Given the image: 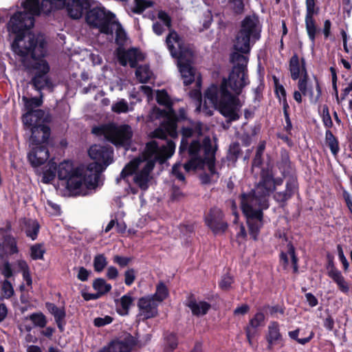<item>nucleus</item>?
<instances>
[{
    "instance_id": "nucleus-1",
    "label": "nucleus",
    "mask_w": 352,
    "mask_h": 352,
    "mask_svg": "<svg viewBox=\"0 0 352 352\" xmlns=\"http://www.w3.org/2000/svg\"><path fill=\"white\" fill-rule=\"evenodd\" d=\"M234 67L228 78H223L221 85H212L205 91V98L230 121L239 118L242 103L239 98L243 87L248 83L247 65L248 58L238 54H231Z\"/></svg>"
},
{
    "instance_id": "nucleus-2",
    "label": "nucleus",
    "mask_w": 352,
    "mask_h": 352,
    "mask_svg": "<svg viewBox=\"0 0 352 352\" xmlns=\"http://www.w3.org/2000/svg\"><path fill=\"white\" fill-rule=\"evenodd\" d=\"M175 144L168 140L166 144L160 145L155 140L146 144L143 158H135L127 164L122 169L120 176L124 179L133 174V182L142 191H146L151 182V172L155 162L164 163L175 153Z\"/></svg>"
},
{
    "instance_id": "nucleus-3",
    "label": "nucleus",
    "mask_w": 352,
    "mask_h": 352,
    "mask_svg": "<svg viewBox=\"0 0 352 352\" xmlns=\"http://www.w3.org/2000/svg\"><path fill=\"white\" fill-rule=\"evenodd\" d=\"M33 38V36L28 35L23 39H16L12 43V50L20 57L26 68L37 71L32 82L36 89L41 90L51 87L50 79L45 76L50 71V66L43 59L47 52L46 42L43 38H38V45L34 46L33 51H31Z\"/></svg>"
},
{
    "instance_id": "nucleus-4",
    "label": "nucleus",
    "mask_w": 352,
    "mask_h": 352,
    "mask_svg": "<svg viewBox=\"0 0 352 352\" xmlns=\"http://www.w3.org/2000/svg\"><path fill=\"white\" fill-rule=\"evenodd\" d=\"M97 165L89 164L86 168H74L72 163L68 161L60 163L58 166L59 179L66 180L67 188L75 195H85L89 189L97 185V171L93 170Z\"/></svg>"
},
{
    "instance_id": "nucleus-5",
    "label": "nucleus",
    "mask_w": 352,
    "mask_h": 352,
    "mask_svg": "<svg viewBox=\"0 0 352 352\" xmlns=\"http://www.w3.org/2000/svg\"><path fill=\"white\" fill-rule=\"evenodd\" d=\"M188 151L190 160L184 164L186 171L195 170L206 166L209 173L200 175V179L204 184L210 183L214 178L218 177L214 167V150L210 138H205L202 144L197 140H193Z\"/></svg>"
},
{
    "instance_id": "nucleus-6",
    "label": "nucleus",
    "mask_w": 352,
    "mask_h": 352,
    "mask_svg": "<svg viewBox=\"0 0 352 352\" xmlns=\"http://www.w3.org/2000/svg\"><path fill=\"white\" fill-rule=\"evenodd\" d=\"M24 8L23 12L15 13L10 19L7 27L10 32L15 34L16 38L12 43L18 38L23 39L28 35L34 36L31 51H33L34 46L38 45V39L42 38V35H34L31 33L24 34V31L30 29L34 26L35 15H38L42 11L41 5H39V0H25L22 3Z\"/></svg>"
},
{
    "instance_id": "nucleus-7",
    "label": "nucleus",
    "mask_w": 352,
    "mask_h": 352,
    "mask_svg": "<svg viewBox=\"0 0 352 352\" xmlns=\"http://www.w3.org/2000/svg\"><path fill=\"white\" fill-rule=\"evenodd\" d=\"M92 133L98 136H104L116 146L129 145L133 135L131 127L127 124L117 125L108 124L92 129Z\"/></svg>"
},
{
    "instance_id": "nucleus-8",
    "label": "nucleus",
    "mask_w": 352,
    "mask_h": 352,
    "mask_svg": "<svg viewBox=\"0 0 352 352\" xmlns=\"http://www.w3.org/2000/svg\"><path fill=\"white\" fill-rule=\"evenodd\" d=\"M88 4L81 0H43L42 12L48 14L53 9L65 8L67 14L74 19H80L87 9Z\"/></svg>"
},
{
    "instance_id": "nucleus-9",
    "label": "nucleus",
    "mask_w": 352,
    "mask_h": 352,
    "mask_svg": "<svg viewBox=\"0 0 352 352\" xmlns=\"http://www.w3.org/2000/svg\"><path fill=\"white\" fill-rule=\"evenodd\" d=\"M283 180L280 177H274L272 172L269 170L262 169L260 172V177L255 183L253 189L254 193L261 197L263 203L269 201L270 195L274 193L277 187L281 186Z\"/></svg>"
},
{
    "instance_id": "nucleus-10",
    "label": "nucleus",
    "mask_w": 352,
    "mask_h": 352,
    "mask_svg": "<svg viewBox=\"0 0 352 352\" xmlns=\"http://www.w3.org/2000/svg\"><path fill=\"white\" fill-rule=\"evenodd\" d=\"M116 19L115 15L103 8H94L86 14L87 23L99 29L101 33L109 32V26Z\"/></svg>"
},
{
    "instance_id": "nucleus-11",
    "label": "nucleus",
    "mask_w": 352,
    "mask_h": 352,
    "mask_svg": "<svg viewBox=\"0 0 352 352\" xmlns=\"http://www.w3.org/2000/svg\"><path fill=\"white\" fill-rule=\"evenodd\" d=\"M241 206L245 216L257 215L263 217V210L269 207V201L262 202L261 197L254 193V190L249 194H244L241 198Z\"/></svg>"
},
{
    "instance_id": "nucleus-12",
    "label": "nucleus",
    "mask_w": 352,
    "mask_h": 352,
    "mask_svg": "<svg viewBox=\"0 0 352 352\" xmlns=\"http://www.w3.org/2000/svg\"><path fill=\"white\" fill-rule=\"evenodd\" d=\"M89 155L95 160L93 164L97 165V167L93 168V170L97 171L98 180L100 172L103 169L102 166L106 167L113 162V149L110 146L95 144L89 148Z\"/></svg>"
},
{
    "instance_id": "nucleus-13",
    "label": "nucleus",
    "mask_w": 352,
    "mask_h": 352,
    "mask_svg": "<svg viewBox=\"0 0 352 352\" xmlns=\"http://www.w3.org/2000/svg\"><path fill=\"white\" fill-rule=\"evenodd\" d=\"M305 23L306 31L309 38L314 44L316 34L320 31L314 17L319 14L320 8L316 4V0H305Z\"/></svg>"
},
{
    "instance_id": "nucleus-14",
    "label": "nucleus",
    "mask_w": 352,
    "mask_h": 352,
    "mask_svg": "<svg viewBox=\"0 0 352 352\" xmlns=\"http://www.w3.org/2000/svg\"><path fill=\"white\" fill-rule=\"evenodd\" d=\"M166 43L172 56L177 59L183 55L187 56L188 59L192 56L193 52L183 45L182 41L178 34L173 29L169 30V33L166 38Z\"/></svg>"
},
{
    "instance_id": "nucleus-15",
    "label": "nucleus",
    "mask_w": 352,
    "mask_h": 352,
    "mask_svg": "<svg viewBox=\"0 0 352 352\" xmlns=\"http://www.w3.org/2000/svg\"><path fill=\"white\" fill-rule=\"evenodd\" d=\"M194 55L189 58L187 56L179 57L177 59V66L181 73L182 78L184 80V84L188 85L191 84L195 78H197V86H201V79L199 75H197L196 71L194 67L191 66V63L193 60Z\"/></svg>"
},
{
    "instance_id": "nucleus-16",
    "label": "nucleus",
    "mask_w": 352,
    "mask_h": 352,
    "mask_svg": "<svg viewBox=\"0 0 352 352\" xmlns=\"http://www.w3.org/2000/svg\"><path fill=\"white\" fill-rule=\"evenodd\" d=\"M241 33L256 41L261 38L262 25L258 17L255 14L246 16L240 23L238 30Z\"/></svg>"
},
{
    "instance_id": "nucleus-17",
    "label": "nucleus",
    "mask_w": 352,
    "mask_h": 352,
    "mask_svg": "<svg viewBox=\"0 0 352 352\" xmlns=\"http://www.w3.org/2000/svg\"><path fill=\"white\" fill-rule=\"evenodd\" d=\"M205 221L206 225L216 234L223 233L228 228L227 222L223 220L221 210L217 208H213L210 210L206 216Z\"/></svg>"
},
{
    "instance_id": "nucleus-18",
    "label": "nucleus",
    "mask_w": 352,
    "mask_h": 352,
    "mask_svg": "<svg viewBox=\"0 0 352 352\" xmlns=\"http://www.w3.org/2000/svg\"><path fill=\"white\" fill-rule=\"evenodd\" d=\"M167 135L171 138H177V120L170 114L168 115L160 126L157 128L153 133L152 137L161 140L166 139Z\"/></svg>"
},
{
    "instance_id": "nucleus-19",
    "label": "nucleus",
    "mask_w": 352,
    "mask_h": 352,
    "mask_svg": "<svg viewBox=\"0 0 352 352\" xmlns=\"http://www.w3.org/2000/svg\"><path fill=\"white\" fill-rule=\"evenodd\" d=\"M157 306L158 303L154 300L153 297L147 296L140 298L138 302V317L142 320H147L157 316Z\"/></svg>"
},
{
    "instance_id": "nucleus-20",
    "label": "nucleus",
    "mask_w": 352,
    "mask_h": 352,
    "mask_svg": "<svg viewBox=\"0 0 352 352\" xmlns=\"http://www.w3.org/2000/svg\"><path fill=\"white\" fill-rule=\"evenodd\" d=\"M256 41V40L238 31L233 41L234 52L232 54L236 53L248 58V54H250L252 47Z\"/></svg>"
},
{
    "instance_id": "nucleus-21",
    "label": "nucleus",
    "mask_w": 352,
    "mask_h": 352,
    "mask_svg": "<svg viewBox=\"0 0 352 352\" xmlns=\"http://www.w3.org/2000/svg\"><path fill=\"white\" fill-rule=\"evenodd\" d=\"M117 56L122 65L126 66L129 63L131 67H135L138 63L144 59L142 54L133 48L124 50L120 47L117 50Z\"/></svg>"
},
{
    "instance_id": "nucleus-22",
    "label": "nucleus",
    "mask_w": 352,
    "mask_h": 352,
    "mask_svg": "<svg viewBox=\"0 0 352 352\" xmlns=\"http://www.w3.org/2000/svg\"><path fill=\"white\" fill-rule=\"evenodd\" d=\"M49 151L45 144L32 146V151L28 155V160L34 166H38L44 164L49 158Z\"/></svg>"
},
{
    "instance_id": "nucleus-23",
    "label": "nucleus",
    "mask_w": 352,
    "mask_h": 352,
    "mask_svg": "<svg viewBox=\"0 0 352 352\" xmlns=\"http://www.w3.org/2000/svg\"><path fill=\"white\" fill-rule=\"evenodd\" d=\"M31 146L45 144L50 135V129L47 126L38 124L31 129Z\"/></svg>"
},
{
    "instance_id": "nucleus-24",
    "label": "nucleus",
    "mask_w": 352,
    "mask_h": 352,
    "mask_svg": "<svg viewBox=\"0 0 352 352\" xmlns=\"http://www.w3.org/2000/svg\"><path fill=\"white\" fill-rule=\"evenodd\" d=\"M297 188V182L294 177H289L286 182V188L283 191H275L274 194V199L277 202H285L289 199L294 194Z\"/></svg>"
},
{
    "instance_id": "nucleus-25",
    "label": "nucleus",
    "mask_w": 352,
    "mask_h": 352,
    "mask_svg": "<svg viewBox=\"0 0 352 352\" xmlns=\"http://www.w3.org/2000/svg\"><path fill=\"white\" fill-rule=\"evenodd\" d=\"M308 74L307 70L304 69V76L299 79L298 87L299 91L305 96L309 95L311 102H316L320 96V88L318 82H316V94L308 88Z\"/></svg>"
},
{
    "instance_id": "nucleus-26",
    "label": "nucleus",
    "mask_w": 352,
    "mask_h": 352,
    "mask_svg": "<svg viewBox=\"0 0 352 352\" xmlns=\"http://www.w3.org/2000/svg\"><path fill=\"white\" fill-rule=\"evenodd\" d=\"M304 69L307 70L305 67V59L302 58L301 61L300 62L298 56L296 54L294 55L289 61V71L291 73L292 78L296 80L300 76H303Z\"/></svg>"
},
{
    "instance_id": "nucleus-27",
    "label": "nucleus",
    "mask_w": 352,
    "mask_h": 352,
    "mask_svg": "<svg viewBox=\"0 0 352 352\" xmlns=\"http://www.w3.org/2000/svg\"><path fill=\"white\" fill-rule=\"evenodd\" d=\"M282 336L280 333L279 325L276 322H271L268 326V332L266 340L268 342L267 348L271 350L274 344L281 340Z\"/></svg>"
},
{
    "instance_id": "nucleus-28",
    "label": "nucleus",
    "mask_w": 352,
    "mask_h": 352,
    "mask_svg": "<svg viewBox=\"0 0 352 352\" xmlns=\"http://www.w3.org/2000/svg\"><path fill=\"white\" fill-rule=\"evenodd\" d=\"M43 116L44 111L41 109L28 111L27 113L23 116V122L26 126L30 127L31 129L39 124L38 122Z\"/></svg>"
},
{
    "instance_id": "nucleus-29",
    "label": "nucleus",
    "mask_w": 352,
    "mask_h": 352,
    "mask_svg": "<svg viewBox=\"0 0 352 352\" xmlns=\"http://www.w3.org/2000/svg\"><path fill=\"white\" fill-rule=\"evenodd\" d=\"M328 276L337 284L339 289L346 294L349 291V287L341 272L332 267L328 272Z\"/></svg>"
},
{
    "instance_id": "nucleus-30",
    "label": "nucleus",
    "mask_w": 352,
    "mask_h": 352,
    "mask_svg": "<svg viewBox=\"0 0 352 352\" xmlns=\"http://www.w3.org/2000/svg\"><path fill=\"white\" fill-rule=\"evenodd\" d=\"M194 134L201 135V124H196L195 129L186 127L182 129V140L179 146V152L182 153L188 148V142L187 138L192 136Z\"/></svg>"
},
{
    "instance_id": "nucleus-31",
    "label": "nucleus",
    "mask_w": 352,
    "mask_h": 352,
    "mask_svg": "<svg viewBox=\"0 0 352 352\" xmlns=\"http://www.w3.org/2000/svg\"><path fill=\"white\" fill-rule=\"evenodd\" d=\"M186 305L195 316L205 315L210 307L208 302L204 301L198 302L192 298L188 300Z\"/></svg>"
},
{
    "instance_id": "nucleus-32",
    "label": "nucleus",
    "mask_w": 352,
    "mask_h": 352,
    "mask_svg": "<svg viewBox=\"0 0 352 352\" xmlns=\"http://www.w3.org/2000/svg\"><path fill=\"white\" fill-rule=\"evenodd\" d=\"M247 217V223L249 227V232L254 240H256L259 230L263 226V217L257 215L245 216Z\"/></svg>"
},
{
    "instance_id": "nucleus-33",
    "label": "nucleus",
    "mask_w": 352,
    "mask_h": 352,
    "mask_svg": "<svg viewBox=\"0 0 352 352\" xmlns=\"http://www.w3.org/2000/svg\"><path fill=\"white\" fill-rule=\"evenodd\" d=\"M197 87L198 89L191 91L189 94L190 98L195 100V104L197 106L196 111H202L206 116H211L212 114V111L206 107V103L209 102L212 106V104L208 100H205V104L203 107H201V95L199 90L200 86H197ZM204 99L206 98H204Z\"/></svg>"
},
{
    "instance_id": "nucleus-34",
    "label": "nucleus",
    "mask_w": 352,
    "mask_h": 352,
    "mask_svg": "<svg viewBox=\"0 0 352 352\" xmlns=\"http://www.w3.org/2000/svg\"><path fill=\"white\" fill-rule=\"evenodd\" d=\"M133 301L134 298L130 294H125L119 300H117L116 303L118 313L122 316L127 315Z\"/></svg>"
},
{
    "instance_id": "nucleus-35",
    "label": "nucleus",
    "mask_w": 352,
    "mask_h": 352,
    "mask_svg": "<svg viewBox=\"0 0 352 352\" xmlns=\"http://www.w3.org/2000/svg\"><path fill=\"white\" fill-rule=\"evenodd\" d=\"M109 30H110L109 32H104V34L112 35L115 32L116 43L118 45H122L126 38V33L116 19L110 23Z\"/></svg>"
},
{
    "instance_id": "nucleus-36",
    "label": "nucleus",
    "mask_w": 352,
    "mask_h": 352,
    "mask_svg": "<svg viewBox=\"0 0 352 352\" xmlns=\"http://www.w3.org/2000/svg\"><path fill=\"white\" fill-rule=\"evenodd\" d=\"M265 320V316L261 312L256 313L254 317L250 320L249 326L246 329V335L248 339L250 342V338L254 336L255 329L258 327Z\"/></svg>"
},
{
    "instance_id": "nucleus-37",
    "label": "nucleus",
    "mask_w": 352,
    "mask_h": 352,
    "mask_svg": "<svg viewBox=\"0 0 352 352\" xmlns=\"http://www.w3.org/2000/svg\"><path fill=\"white\" fill-rule=\"evenodd\" d=\"M168 295V290L167 287L163 282H160L156 286L155 293L150 296L153 297L156 302H161L167 298Z\"/></svg>"
},
{
    "instance_id": "nucleus-38",
    "label": "nucleus",
    "mask_w": 352,
    "mask_h": 352,
    "mask_svg": "<svg viewBox=\"0 0 352 352\" xmlns=\"http://www.w3.org/2000/svg\"><path fill=\"white\" fill-rule=\"evenodd\" d=\"M131 348L128 344L124 342H113L107 349H104L100 352H130Z\"/></svg>"
},
{
    "instance_id": "nucleus-39",
    "label": "nucleus",
    "mask_w": 352,
    "mask_h": 352,
    "mask_svg": "<svg viewBox=\"0 0 352 352\" xmlns=\"http://www.w3.org/2000/svg\"><path fill=\"white\" fill-rule=\"evenodd\" d=\"M135 75L142 83L147 82L152 76V72L146 65L140 66L135 71Z\"/></svg>"
},
{
    "instance_id": "nucleus-40",
    "label": "nucleus",
    "mask_w": 352,
    "mask_h": 352,
    "mask_svg": "<svg viewBox=\"0 0 352 352\" xmlns=\"http://www.w3.org/2000/svg\"><path fill=\"white\" fill-rule=\"evenodd\" d=\"M93 287L100 296L111 289V285L107 283L103 278L96 279L93 283Z\"/></svg>"
},
{
    "instance_id": "nucleus-41",
    "label": "nucleus",
    "mask_w": 352,
    "mask_h": 352,
    "mask_svg": "<svg viewBox=\"0 0 352 352\" xmlns=\"http://www.w3.org/2000/svg\"><path fill=\"white\" fill-rule=\"evenodd\" d=\"M30 320L35 327L43 328L47 324L45 316L41 312H36L30 314L25 318V320Z\"/></svg>"
},
{
    "instance_id": "nucleus-42",
    "label": "nucleus",
    "mask_w": 352,
    "mask_h": 352,
    "mask_svg": "<svg viewBox=\"0 0 352 352\" xmlns=\"http://www.w3.org/2000/svg\"><path fill=\"white\" fill-rule=\"evenodd\" d=\"M14 294V290L12 283L8 280H5L2 282L1 287V299H9Z\"/></svg>"
},
{
    "instance_id": "nucleus-43",
    "label": "nucleus",
    "mask_w": 352,
    "mask_h": 352,
    "mask_svg": "<svg viewBox=\"0 0 352 352\" xmlns=\"http://www.w3.org/2000/svg\"><path fill=\"white\" fill-rule=\"evenodd\" d=\"M3 248L6 252L10 254L16 253L18 249L15 239L9 235L6 236L3 241Z\"/></svg>"
},
{
    "instance_id": "nucleus-44",
    "label": "nucleus",
    "mask_w": 352,
    "mask_h": 352,
    "mask_svg": "<svg viewBox=\"0 0 352 352\" xmlns=\"http://www.w3.org/2000/svg\"><path fill=\"white\" fill-rule=\"evenodd\" d=\"M42 94L41 95L40 98H28L27 97L23 96L22 98L23 101L25 103V107L27 111H35L34 109L41 106L43 103L42 100Z\"/></svg>"
},
{
    "instance_id": "nucleus-45",
    "label": "nucleus",
    "mask_w": 352,
    "mask_h": 352,
    "mask_svg": "<svg viewBox=\"0 0 352 352\" xmlns=\"http://www.w3.org/2000/svg\"><path fill=\"white\" fill-rule=\"evenodd\" d=\"M55 321L57 324L58 329L63 331L64 330V326L65 324V318L66 313L63 307H58V309L53 314Z\"/></svg>"
},
{
    "instance_id": "nucleus-46",
    "label": "nucleus",
    "mask_w": 352,
    "mask_h": 352,
    "mask_svg": "<svg viewBox=\"0 0 352 352\" xmlns=\"http://www.w3.org/2000/svg\"><path fill=\"white\" fill-rule=\"evenodd\" d=\"M107 265V260L106 256L102 254H97L94 258V267L96 272H100Z\"/></svg>"
},
{
    "instance_id": "nucleus-47",
    "label": "nucleus",
    "mask_w": 352,
    "mask_h": 352,
    "mask_svg": "<svg viewBox=\"0 0 352 352\" xmlns=\"http://www.w3.org/2000/svg\"><path fill=\"white\" fill-rule=\"evenodd\" d=\"M45 249L43 244H35L30 248V256L32 259H43Z\"/></svg>"
},
{
    "instance_id": "nucleus-48",
    "label": "nucleus",
    "mask_w": 352,
    "mask_h": 352,
    "mask_svg": "<svg viewBox=\"0 0 352 352\" xmlns=\"http://www.w3.org/2000/svg\"><path fill=\"white\" fill-rule=\"evenodd\" d=\"M326 140L332 153L336 155L339 151L338 143L336 138L330 131L326 132Z\"/></svg>"
},
{
    "instance_id": "nucleus-49",
    "label": "nucleus",
    "mask_w": 352,
    "mask_h": 352,
    "mask_svg": "<svg viewBox=\"0 0 352 352\" xmlns=\"http://www.w3.org/2000/svg\"><path fill=\"white\" fill-rule=\"evenodd\" d=\"M134 3L133 11L138 14L142 12L145 9L152 7L153 5V1L146 0H135Z\"/></svg>"
},
{
    "instance_id": "nucleus-50",
    "label": "nucleus",
    "mask_w": 352,
    "mask_h": 352,
    "mask_svg": "<svg viewBox=\"0 0 352 352\" xmlns=\"http://www.w3.org/2000/svg\"><path fill=\"white\" fill-rule=\"evenodd\" d=\"M111 110L117 113H126L129 111V105L124 99H121L118 102L113 104Z\"/></svg>"
},
{
    "instance_id": "nucleus-51",
    "label": "nucleus",
    "mask_w": 352,
    "mask_h": 352,
    "mask_svg": "<svg viewBox=\"0 0 352 352\" xmlns=\"http://www.w3.org/2000/svg\"><path fill=\"white\" fill-rule=\"evenodd\" d=\"M157 101L159 104L164 105L167 107H170L171 102L170 98L165 90H160L157 92Z\"/></svg>"
},
{
    "instance_id": "nucleus-52",
    "label": "nucleus",
    "mask_w": 352,
    "mask_h": 352,
    "mask_svg": "<svg viewBox=\"0 0 352 352\" xmlns=\"http://www.w3.org/2000/svg\"><path fill=\"white\" fill-rule=\"evenodd\" d=\"M298 334H299L298 329L289 332V336L292 339L296 340L299 344H305L309 342L311 340V339L312 338L313 335H314V333L312 332H311L310 335L307 338H298Z\"/></svg>"
},
{
    "instance_id": "nucleus-53",
    "label": "nucleus",
    "mask_w": 352,
    "mask_h": 352,
    "mask_svg": "<svg viewBox=\"0 0 352 352\" xmlns=\"http://www.w3.org/2000/svg\"><path fill=\"white\" fill-rule=\"evenodd\" d=\"M241 153L240 145L237 142L230 144L229 148V158L230 160L236 161Z\"/></svg>"
},
{
    "instance_id": "nucleus-54",
    "label": "nucleus",
    "mask_w": 352,
    "mask_h": 352,
    "mask_svg": "<svg viewBox=\"0 0 352 352\" xmlns=\"http://www.w3.org/2000/svg\"><path fill=\"white\" fill-rule=\"evenodd\" d=\"M56 168V167L54 166V163H52L49 170H47L43 173L42 181L44 183H50L54 179Z\"/></svg>"
},
{
    "instance_id": "nucleus-55",
    "label": "nucleus",
    "mask_w": 352,
    "mask_h": 352,
    "mask_svg": "<svg viewBox=\"0 0 352 352\" xmlns=\"http://www.w3.org/2000/svg\"><path fill=\"white\" fill-rule=\"evenodd\" d=\"M287 254L290 256L292 258V262L293 264L294 272H298V258L295 254V249L292 244L289 243L287 245Z\"/></svg>"
},
{
    "instance_id": "nucleus-56",
    "label": "nucleus",
    "mask_w": 352,
    "mask_h": 352,
    "mask_svg": "<svg viewBox=\"0 0 352 352\" xmlns=\"http://www.w3.org/2000/svg\"><path fill=\"white\" fill-rule=\"evenodd\" d=\"M278 168L283 174L289 173L292 170L290 162L287 156L282 158V160L278 162Z\"/></svg>"
},
{
    "instance_id": "nucleus-57",
    "label": "nucleus",
    "mask_w": 352,
    "mask_h": 352,
    "mask_svg": "<svg viewBox=\"0 0 352 352\" xmlns=\"http://www.w3.org/2000/svg\"><path fill=\"white\" fill-rule=\"evenodd\" d=\"M39 230V225L37 222H32L30 224L29 228L26 230L27 235L30 237L32 240H34L38 234Z\"/></svg>"
},
{
    "instance_id": "nucleus-58",
    "label": "nucleus",
    "mask_w": 352,
    "mask_h": 352,
    "mask_svg": "<svg viewBox=\"0 0 352 352\" xmlns=\"http://www.w3.org/2000/svg\"><path fill=\"white\" fill-rule=\"evenodd\" d=\"M231 8L236 14L243 12L244 4L243 0H230Z\"/></svg>"
},
{
    "instance_id": "nucleus-59",
    "label": "nucleus",
    "mask_w": 352,
    "mask_h": 352,
    "mask_svg": "<svg viewBox=\"0 0 352 352\" xmlns=\"http://www.w3.org/2000/svg\"><path fill=\"white\" fill-rule=\"evenodd\" d=\"M136 277V272L134 269H128L124 272V283L126 285H131L133 283Z\"/></svg>"
},
{
    "instance_id": "nucleus-60",
    "label": "nucleus",
    "mask_w": 352,
    "mask_h": 352,
    "mask_svg": "<svg viewBox=\"0 0 352 352\" xmlns=\"http://www.w3.org/2000/svg\"><path fill=\"white\" fill-rule=\"evenodd\" d=\"M158 19L162 21L168 30H171V19L168 14L164 11H160L157 14Z\"/></svg>"
},
{
    "instance_id": "nucleus-61",
    "label": "nucleus",
    "mask_w": 352,
    "mask_h": 352,
    "mask_svg": "<svg viewBox=\"0 0 352 352\" xmlns=\"http://www.w3.org/2000/svg\"><path fill=\"white\" fill-rule=\"evenodd\" d=\"M113 321V318L109 316L104 318H96L94 319V323L96 327H103L106 324H110Z\"/></svg>"
},
{
    "instance_id": "nucleus-62",
    "label": "nucleus",
    "mask_w": 352,
    "mask_h": 352,
    "mask_svg": "<svg viewBox=\"0 0 352 352\" xmlns=\"http://www.w3.org/2000/svg\"><path fill=\"white\" fill-rule=\"evenodd\" d=\"M233 283L232 278L230 276H224L219 283V286L222 289L227 290Z\"/></svg>"
},
{
    "instance_id": "nucleus-63",
    "label": "nucleus",
    "mask_w": 352,
    "mask_h": 352,
    "mask_svg": "<svg viewBox=\"0 0 352 352\" xmlns=\"http://www.w3.org/2000/svg\"><path fill=\"white\" fill-rule=\"evenodd\" d=\"M113 261L114 263L119 265L120 267H124L131 262V258L128 257L121 256L119 255H116L113 256Z\"/></svg>"
},
{
    "instance_id": "nucleus-64",
    "label": "nucleus",
    "mask_w": 352,
    "mask_h": 352,
    "mask_svg": "<svg viewBox=\"0 0 352 352\" xmlns=\"http://www.w3.org/2000/svg\"><path fill=\"white\" fill-rule=\"evenodd\" d=\"M166 344L170 350L175 349L177 346V341L175 334L170 333L166 338Z\"/></svg>"
}]
</instances>
